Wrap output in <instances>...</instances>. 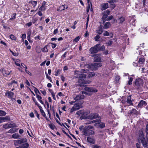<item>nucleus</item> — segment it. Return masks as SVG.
Listing matches in <instances>:
<instances>
[{"instance_id":"nucleus-1","label":"nucleus","mask_w":148,"mask_h":148,"mask_svg":"<svg viewBox=\"0 0 148 148\" xmlns=\"http://www.w3.org/2000/svg\"><path fill=\"white\" fill-rule=\"evenodd\" d=\"M84 69L81 70V72L76 71L75 72V77L77 78H85L86 77V74L82 73H86L88 71H91V65L86 64L84 65Z\"/></svg>"},{"instance_id":"nucleus-2","label":"nucleus","mask_w":148,"mask_h":148,"mask_svg":"<svg viewBox=\"0 0 148 148\" xmlns=\"http://www.w3.org/2000/svg\"><path fill=\"white\" fill-rule=\"evenodd\" d=\"M88 111H84V110H80L77 111L76 114L79 116H82L83 119H92L97 118L98 115L97 114H92L88 115Z\"/></svg>"},{"instance_id":"nucleus-3","label":"nucleus","mask_w":148,"mask_h":148,"mask_svg":"<svg viewBox=\"0 0 148 148\" xmlns=\"http://www.w3.org/2000/svg\"><path fill=\"white\" fill-rule=\"evenodd\" d=\"M138 134V140L139 141L140 140L141 141V143L144 147H147V142L145 140L142 130H139Z\"/></svg>"},{"instance_id":"nucleus-4","label":"nucleus","mask_w":148,"mask_h":148,"mask_svg":"<svg viewBox=\"0 0 148 148\" xmlns=\"http://www.w3.org/2000/svg\"><path fill=\"white\" fill-rule=\"evenodd\" d=\"M90 130H94V127L90 125L86 126L83 128L82 133L86 136H89V133Z\"/></svg>"},{"instance_id":"nucleus-5","label":"nucleus","mask_w":148,"mask_h":148,"mask_svg":"<svg viewBox=\"0 0 148 148\" xmlns=\"http://www.w3.org/2000/svg\"><path fill=\"white\" fill-rule=\"evenodd\" d=\"M83 101H80V103H76L74 104V106L71 109L70 112L72 113L74 111L77 110L82 107V104L83 103Z\"/></svg>"},{"instance_id":"nucleus-6","label":"nucleus","mask_w":148,"mask_h":148,"mask_svg":"<svg viewBox=\"0 0 148 148\" xmlns=\"http://www.w3.org/2000/svg\"><path fill=\"white\" fill-rule=\"evenodd\" d=\"M100 44H97L94 46L91 47L89 49L90 53H97L99 51V45Z\"/></svg>"},{"instance_id":"nucleus-7","label":"nucleus","mask_w":148,"mask_h":148,"mask_svg":"<svg viewBox=\"0 0 148 148\" xmlns=\"http://www.w3.org/2000/svg\"><path fill=\"white\" fill-rule=\"evenodd\" d=\"M102 65V63L101 62L95 63L91 64V71L96 70L97 68L101 66Z\"/></svg>"},{"instance_id":"nucleus-8","label":"nucleus","mask_w":148,"mask_h":148,"mask_svg":"<svg viewBox=\"0 0 148 148\" xmlns=\"http://www.w3.org/2000/svg\"><path fill=\"white\" fill-rule=\"evenodd\" d=\"M110 11L109 10H107L104 12L103 13V16L102 18V19L103 22L106 21V19L108 17V16L109 14Z\"/></svg>"},{"instance_id":"nucleus-9","label":"nucleus","mask_w":148,"mask_h":148,"mask_svg":"<svg viewBox=\"0 0 148 148\" xmlns=\"http://www.w3.org/2000/svg\"><path fill=\"white\" fill-rule=\"evenodd\" d=\"M84 96L82 93L77 95L74 99L76 101H82V100L84 99Z\"/></svg>"},{"instance_id":"nucleus-10","label":"nucleus","mask_w":148,"mask_h":148,"mask_svg":"<svg viewBox=\"0 0 148 148\" xmlns=\"http://www.w3.org/2000/svg\"><path fill=\"white\" fill-rule=\"evenodd\" d=\"M85 90L86 92H96L97 91V89L93 88L86 87Z\"/></svg>"},{"instance_id":"nucleus-11","label":"nucleus","mask_w":148,"mask_h":148,"mask_svg":"<svg viewBox=\"0 0 148 148\" xmlns=\"http://www.w3.org/2000/svg\"><path fill=\"white\" fill-rule=\"evenodd\" d=\"M143 82V81L141 79H137L135 82V84L138 88H139L142 85Z\"/></svg>"},{"instance_id":"nucleus-12","label":"nucleus","mask_w":148,"mask_h":148,"mask_svg":"<svg viewBox=\"0 0 148 148\" xmlns=\"http://www.w3.org/2000/svg\"><path fill=\"white\" fill-rule=\"evenodd\" d=\"M68 8V6L66 5H62L59 7V8L57 9V11L61 12L65 9H67Z\"/></svg>"},{"instance_id":"nucleus-13","label":"nucleus","mask_w":148,"mask_h":148,"mask_svg":"<svg viewBox=\"0 0 148 148\" xmlns=\"http://www.w3.org/2000/svg\"><path fill=\"white\" fill-rule=\"evenodd\" d=\"M46 2L45 1H43L42 2L41 6L39 8V10L40 11H44L46 9Z\"/></svg>"},{"instance_id":"nucleus-14","label":"nucleus","mask_w":148,"mask_h":148,"mask_svg":"<svg viewBox=\"0 0 148 148\" xmlns=\"http://www.w3.org/2000/svg\"><path fill=\"white\" fill-rule=\"evenodd\" d=\"M147 105V103L145 101L143 100L140 101L138 105V107L142 108L144 106H145Z\"/></svg>"},{"instance_id":"nucleus-15","label":"nucleus","mask_w":148,"mask_h":148,"mask_svg":"<svg viewBox=\"0 0 148 148\" xmlns=\"http://www.w3.org/2000/svg\"><path fill=\"white\" fill-rule=\"evenodd\" d=\"M26 140L25 139L23 140V139H21V140H14V143L15 145L16 146H18V145L19 144H21V143H23V142H25L26 141Z\"/></svg>"},{"instance_id":"nucleus-16","label":"nucleus","mask_w":148,"mask_h":148,"mask_svg":"<svg viewBox=\"0 0 148 148\" xmlns=\"http://www.w3.org/2000/svg\"><path fill=\"white\" fill-rule=\"evenodd\" d=\"M5 95L8 98L12 99L14 97V94L11 91H8L5 93Z\"/></svg>"},{"instance_id":"nucleus-17","label":"nucleus","mask_w":148,"mask_h":148,"mask_svg":"<svg viewBox=\"0 0 148 148\" xmlns=\"http://www.w3.org/2000/svg\"><path fill=\"white\" fill-rule=\"evenodd\" d=\"M108 8V3H103L101 5V10H104Z\"/></svg>"},{"instance_id":"nucleus-18","label":"nucleus","mask_w":148,"mask_h":148,"mask_svg":"<svg viewBox=\"0 0 148 148\" xmlns=\"http://www.w3.org/2000/svg\"><path fill=\"white\" fill-rule=\"evenodd\" d=\"M78 82L79 83L88 84H89L91 82V81L89 80L81 79H79L78 80Z\"/></svg>"},{"instance_id":"nucleus-19","label":"nucleus","mask_w":148,"mask_h":148,"mask_svg":"<svg viewBox=\"0 0 148 148\" xmlns=\"http://www.w3.org/2000/svg\"><path fill=\"white\" fill-rule=\"evenodd\" d=\"M94 60L95 62H101V59L99 55L97 54L95 55L94 57Z\"/></svg>"},{"instance_id":"nucleus-20","label":"nucleus","mask_w":148,"mask_h":148,"mask_svg":"<svg viewBox=\"0 0 148 148\" xmlns=\"http://www.w3.org/2000/svg\"><path fill=\"white\" fill-rule=\"evenodd\" d=\"M145 61V59L143 58H141L139 59L138 62V64L139 65V66H141V65L144 64Z\"/></svg>"},{"instance_id":"nucleus-21","label":"nucleus","mask_w":148,"mask_h":148,"mask_svg":"<svg viewBox=\"0 0 148 148\" xmlns=\"http://www.w3.org/2000/svg\"><path fill=\"white\" fill-rule=\"evenodd\" d=\"M12 85H13V86H18L17 82L15 81V80H13L11 82L8 83V86H10Z\"/></svg>"},{"instance_id":"nucleus-22","label":"nucleus","mask_w":148,"mask_h":148,"mask_svg":"<svg viewBox=\"0 0 148 148\" xmlns=\"http://www.w3.org/2000/svg\"><path fill=\"white\" fill-rule=\"evenodd\" d=\"M87 140L88 142L94 144L95 142V139L91 137H87Z\"/></svg>"},{"instance_id":"nucleus-23","label":"nucleus","mask_w":148,"mask_h":148,"mask_svg":"<svg viewBox=\"0 0 148 148\" xmlns=\"http://www.w3.org/2000/svg\"><path fill=\"white\" fill-rule=\"evenodd\" d=\"M111 24L110 22H107L104 25L103 28L104 29H107L111 26Z\"/></svg>"},{"instance_id":"nucleus-24","label":"nucleus","mask_w":148,"mask_h":148,"mask_svg":"<svg viewBox=\"0 0 148 148\" xmlns=\"http://www.w3.org/2000/svg\"><path fill=\"white\" fill-rule=\"evenodd\" d=\"M127 99L126 101L129 105H132L133 104L131 100V97L130 95L127 97Z\"/></svg>"},{"instance_id":"nucleus-25","label":"nucleus","mask_w":148,"mask_h":148,"mask_svg":"<svg viewBox=\"0 0 148 148\" xmlns=\"http://www.w3.org/2000/svg\"><path fill=\"white\" fill-rule=\"evenodd\" d=\"M36 98L38 99V100L40 101V102L42 105H44V103L42 101V97H41L38 95H36Z\"/></svg>"},{"instance_id":"nucleus-26","label":"nucleus","mask_w":148,"mask_h":148,"mask_svg":"<svg viewBox=\"0 0 148 148\" xmlns=\"http://www.w3.org/2000/svg\"><path fill=\"white\" fill-rule=\"evenodd\" d=\"M103 32V29L101 27H99L96 30V32L99 34H101Z\"/></svg>"},{"instance_id":"nucleus-27","label":"nucleus","mask_w":148,"mask_h":148,"mask_svg":"<svg viewBox=\"0 0 148 148\" xmlns=\"http://www.w3.org/2000/svg\"><path fill=\"white\" fill-rule=\"evenodd\" d=\"M125 20V18L123 16L119 18L118 20L119 22V23H122Z\"/></svg>"},{"instance_id":"nucleus-28","label":"nucleus","mask_w":148,"mask_h":148,"mask_svg":"<svg viewBox=\"0 0 148 148\" xmlns=\"http://www.w3.org/2000/svg\"><path fill=\"white\" fill-rule=\"evenodd\" d=\"M138 112L137 111V110L134 109H133L130 112V114H138Z\"/></svg>"},{"instance_id":"nucleus-29","label":"nucleus","mask_w":148,"mask_h":148,"mask_svg":"<svg viewBox=\"0 0 148 148\" xmlns=\"http://www.w3.org/2000/svg\"><path fill=\"white\" fill-rule=\"evenodd\" d=\"M10 73V72L8 70H4L3 71V74L5 76L9 75Z\"/></svg>"},{"instance_id":"nucleus-30","label":"nucleus","mask_w":148,"mask_h":148,"mask_svg":"<svg viewBox=\"0 0 148 148\" xmlns=\"http://www.w3.org/2000/svg\"><path fill=\"white\" fill-rule=\"evenodd\" d=\"M12 137L15 139L18 138H19V136L18 134L16 133H15L13 134L12 135Z\"/></svg>"},{"instance_id":"nucleus-31","label":"nucleus","mask_w":148,"mask_h":148,"mask_svg":"<svg viewBox=\"0 0 148 148\" xmlns=\"http://www.w3.org/2000/svg\"><path fill=\"white\" fill-rule=\"evenodd\" d=\"M37 1H30V2H29L30 3H31L32 4V5H33V7L34 8H35L36 5L37 4Z\"/></svg>"},{"instance_id":"nucleus-32","label":"nucleus","mask_w":148,"mask_h":148,"mask_svg":"<svg viewBox=\"0 0 148 148\" xmlns=\"http://www.w3.org/2000/svg\"><path fill=\"white\" fill-rule=\"evenodd\" d=\"M20 60L19 59L16 60L15 61V63L16 65L18 66H20Z\"/></svg>"},{"instance_id":"nucleus-33","label":"nucleus","mask_w":148,"mask_h":148,"mask_svg":"<svg viewBox=\"0 0 148 148\" xmlns=\"http://www.w3.org/2000/svg\"><path fill=\"white\" fill-rule=\"evenodd\" d=\"M145 132L146 134V138L148 139V124L146 125Z\"/></svg>"},{"instance_id":"nucleus-34","label":"nucleus","mask_w":148,"mask_h":148,"mask_svg":"<svg viewBox=\"0 0 148 148\" xmlns=\"http://www.w3.org/2000/svg\"><path fill=\"white\" fill-rule=\"evenodd\" d=\"M6 114V113L5 111L0 110V116H4Z\"/></svg>"},{"instance_id":"nucleus-35","label":"nucleus","mask_w":148,"mask_h":148,"mask_svg":"<svg viewBox=\"0 0 148 148\" xmlns=\"http://www.w3.org/2000/svg\"><path fill=\"white\" fill-rule=\"evenodd\" d=\"M16 14L15 13H13L12 16L10 18V20L13 21L16 18Z\"/></svg>"},{"instance_id":"nucleus-36","label":"nucleus","mask_w":148,"mask_h":148,"mask_svg":"<svg viewBox=\"0 0 148 148\" xmlns=\"http://www.w3.org/2000/svg\"><path fill=\"white\" fill-rule=\"evenodd\" d=\"M80 38V37L79 36L77 37L74 39L73 42H77L79 41Z\"/></svg>"},{"instance_id":"nucleus-37","label":"nucleus","mask_w":148,"mask_h":148,"mask_svg":"<svg viewBox=\"0 0 148 148\" xmlns=\"http://www.w3.org/2000/svg\"><path fill=\"white\" fill-rule=\"evenodd\" d=\"M99 125V127L101 128H103L105 127V124L103 123H98Z\"/></svg>"},{"instance_id":"nucleus-38","label":"nucleus","mask_w":148,"mask_h":148,"mask_svg":"<svg viewBox=\"0 0 148 148\" xmlns=\"http://www.w3.org/2000/svg\"><path fill=\"white\" fill-rule=\"evenodd\" d=\"M95 75V73L94 72H91L88 75V77H91Z\"/></svg>"},{"instance_id":"nucleus-39","label":"nucleus","mask_w":148,"mask_h":148,"mask_svg":"<svg viewBox=\"0 0 148 148\" xmlns=\"http://www.w3.org/2000/svg\"><path fill=\"white\" fill-rule=\"evenodd\" d=\"M93 130H90V132L89 133V135H94L95 132Z\"/></svg>"},{"instance_id":"nucleus-40","label":"nucleus","mask_w":148,"mask_h":148,"mask_svg":"<svg viewBox=\"0 0 148 148\" xmlns=\"http://www.w3.org/2000/svg\"><path fill=\"white\" fill-rule=\"evenodd\" d=\"M10 38L12 40H16V37L14 35L12 34L10 35Z\"/></svg>"},{"instance_id":"nucleus-41","label":"nucleus","mask_w":148,"mask_h":148,"mask_svg":"<svg viewBox=\"0 0 148 148\" xmlns=\"http://www.w3.org/2000/svg\"><path fill=\"white\" fill-rule=\"evenodd\" d=\"M16 131V130L15 128H12L10 129L9 131V132L13 133L15 132Z\"/></svg>"},{"instance_id":"nucleus-42","label":"nucleus","mask_w":148,"mask_h":148,"mask_svg":"<svg viewBox=\"0 0 148 148\" xmlns=\"http://www.w3.org/2000/svg\"><path fill=\"white\" fill-rule=\"evenodd\" d=\"M105 49V47L104 45H102L100 47L99 45V51H103Z\"/></svg>"},{"instance_id":"nucleus-43","label":"nucleus","mask_w":148,"mask_h":148,"mask_svg":"<svg viewBox=\"0 0 148 148\" xmlns=\"http://www.w3.org/2000/svg\"><path fill=\"white\" fill-rule=\"evenodd\" d=\"M45 74L46 75L47 78L48 79L50 80L51 82H52V80L51 79V77L50 76H48L47 72H45Z\"/></svg>"},{"instance_id":"nucleus-44","label":"nucleus","mask_w":148,"mask_h":148,"mask_svg":"<svg viewBox=\"0 0 148 148\" xmlns=\"http://www.w3.org/2000/svg\"><path fill=\"white\" fill-rule=\"evenodd\" d=\"M42 51L43 52H47L48 51V49L46 46L42 49Z\"/></svg>"},{"instance_id":"nucleus-45","label":"nucleus","mask_w":148,"mask_h":148,"mask_svg":"<svg viewBox=\"0 0 148 148\" xmlns=\"http://www.w3.org/2000/svg\"><path fill=\"white\" fill-rule=\"evenodd\" d=\"M2 121L3 122H4V120H9L10 119V118L8 116H6L5 117H2Z\"/></svg>"},{"instance_id":"nucleus-46","label":"nucleus","mask_w":148,"mask_h":148,"mask_svg":"<svg viewBox=\"0 0 148 148\" xmlns=\"http://www.w3.org/2000/svg\"><path fill=\"white\" fill-rule=\"evenodd\" d=\"M113 3H110V8H111L112 9H114L115 7V4Z\"/></svg>"},{"instance_id":"nucleus-47","label":"nucleus","mask_w":148,"mask_h":148,"mask_svg":"<svg viewBox=\"0 0 148 148\" xmlns=\"http://www.w3.org/2000/svg\"><path fill=\"white\" fill-rule=\"evenodd\" d=\"M34 92H35V93L36 94V95L37 94L38 92L39 94H40V92H39V90L36 88L35 87H34Z\"/></svg>"},{"instance_id":"nucleus-48","label":"nucleus","mask_w":148,"mask_h":148,"mask_svg":"<svg viewBox=\"0 0 148 148\" xmlns=\"http://www.w3.org/2000/svg\"><path fill=\"white\" fill-rule=\"evenodd\" d=\"M133 81V78L132 77H130L129 78V80L128 81V84L129 85H130L132 84V82Z\"/></svg>"},{"instance_id":"nucleus-49","label":"nucleus","mask_w":148,"mask_h":148,"mask_svg":"<svg viewBox=\"0 0 148 148\" xmlns=\"http://www.w3.org/2000/svg\"><path fill=\"white\" fill-rule=\"evenodd\" d=\"M113 18V16H110L109 17H107L106 18V21H110Z\"/></svg>"},{"instance_id":"nucleus-50","label":"nucleus","mask_w":148,"mask_h":148,"mask_svg":"<svg viewBox=\"0 0 148 148\" xmlns=\"http://www.w3.org/2000/svg\"><path fill=\"white\" fill-rule=\"evenodd\" d=\"M100 38V36L98 35H97L94 38L95 41H99V39Z\"/></svg>"},{"instance_id":"nucleus-51","label":"nucleus","mask_w":148,"mask_h":148,"mask_svg":"<svg viewBox=\"0 0 148 148\" xmlns=\"http://www.w3.org/2000/svg\"><path fill=\"white\" fill-rule=\"evenodd\" d=\"M29 146V144L27 143H25L23 144V148H27Z\"/></svg>"},{"instance_id":"nucleus-52","label":"nucleus","mask_w":148,"mask_h":148,"mask_svg":"<svg viewBox=\"0 0 148 148\" xmlns=\"http://www.w3.org/2000/svg\"><path fill=\"white\" fill-rule=\"evenodd\" d=\"M9 128L11 127H15V125L12 124L11 123L8 124Z\"/></svg>"},{"instance_id":"nucleus-53","label":"nucleus","mask_w":148,"mask_h":148,"mask_svg":"<svg viewBox=\"0 0 148 148\" xmlns=\"http://www.w3.org/2000/svg\"><path fill=\"white\" fill-rule=\"evenodd\" d=\"M32 31L31 30L28 31L27 33V37H30L31 35V34Z\"/></svg>"},{"instance_id":"nucleus-54","label":"nucleus","mask_w":148,"mask_h":148,"mask_svg":"<svg viewBox=\"0 0 148 148\" xmlns=\"http://www.w3.org/2000/svg\"><path fill=\"white\" fill-rule=\"evenodd\" d=\"M42 115L44 117H45L46 114L44 112V110H41L40 111Z\"/></svg>"},{"instance_id":"nucleus-55","label":"nucleus","mask_w":148,"mask_h":148,"mask_svg":"<svg viewBox=\"0 0 148 148\" xmlns=\"http://www.w3.org/2000/svg\"><path fill=\"white\" fill-rule=\"evenodd\" d=\"M103 34L104 36H108L109 35V33L106 31L104 32Z\"/></svg>"},{"instance_id":"nucleus-56","label":"nucleus","mask_w":148,"mask_h":148,"mask_svg":"<svg viewBox=\"0 0 148 148\" xmlns=\"http://www.w3.org/2000/svg\"><path fill=\"white\" fill-rule=\"evenodd\" d=\"M26 36V35L25 34H24L22 35L21 38H22V39L23 40V41H24V39L25 38Z\"/></svg>"},{"instance_id":"nucleus-57","label":"nucleus","mask_w":148,"mask_h":148,"mask_svg":"<svg viewBox=\"0 0 148 148\" xmlns=\"http://www.w3.org/2000/svg\"><path fill=\"white\" fill-rule=\"evenodd\" d=\"M32 25V23L31 22H30L26 24L25 25L27 26L30 27Z\"/></svg>"},{"instance_id":"nucleus-58","label":"nucleus","mask_w":148,"mask_h":148,"mask_svg":"<svg viewBox=\"0 0 148 148\" xmlns=\"http://www.w3.org/2000/svg\"><path fill=\"white\" fill-rule=\"evenodd\" d=\"M133 65H134V66L135 67H136L138 66H139V64H138V63H136L135 62H134L133 63Z\"/></svg>"},{"instance_id":"nucleus-59","label":"nucleus","mask_w":148,"mask_h":148,"mask_svg":"<svg viewBox=\"0 0 148 148\" xmlns=\"http://www.w3.org/2000/svg\"><path fill=\"white\" fill-rule=\"evenodd\" d=\"M3 127L5 129L9 128L8 124H6L3 125Z\"/></svg>"},{"instance_id":"nucleus-60","label":"nucleus","mask_w":148,"mask_h":148,"mask_svg":"<svg viewBox=\"0 0 148 148\" xmlns=\"http://www.w3.org/2000/svg\"><path fill=\"white\" fill-rule=\"evenodd\" d=\"M21 65L24 68H25V70H27V66L25 65L23 63H21Z\"/></svg>"},{"instance_id":"nucleus-61","label":"nucleus","mask_w":148,"mask_h":148,"mask_svg":"<svg viewBox=\"0 0 148 148\" xmlns=\"http://www.w3.org/2000/svg\"><path fill=\"white\" fill-rule=\"evenodd\" d=\"M142 54V56H146V55L145 53H142V52L141 51H139V54L140 55H141Z\"/></svg>"},{"instance_id":"nucleus-62","label":"nucleus","mask_w":148,"mask_h":148,"mask_svg":"<svg viewBox=\"0 0 148 148\" xmlns=\"http://www.w3.org/2000/svg\"><path fill=\"white\" fill-rule=\"evenodd\" d=\"M49 126L50 128L52 129L53 130L55 128V126L53 125H52V124H51L49 125Z\"/></svg>"},{"instance_id":"nucleus-63","label":"nucleus","mask_w":148,"mask_h":148,"mask_svg":"<svg viewBox=\"0 0 148 148\" xmlns=\"http://www.w3.org/2000/svg\"><path fill=\"white\" fill-rule=\"evenodd\" d=\"M35 113L36 114V115L37 117V118H38V119H40L39 115V114H38V113L37 112V111H35Z\"/></svg>"},{"instance_id":"nucleus-64","label":"nucleus","mask_w":148,"mask_h":148,"mask_svg":"<svg viewBox=\"0 0 148 148\" xmlns=\"http://www.w3.org/2000/svg\"><path fill=\"white\" fill-rule=\"evenodd\" d=\"M51 44L52 45L51 47L52 48L54 49L56 47V44L51 43Z\"/></svg>"}]
</instances>
